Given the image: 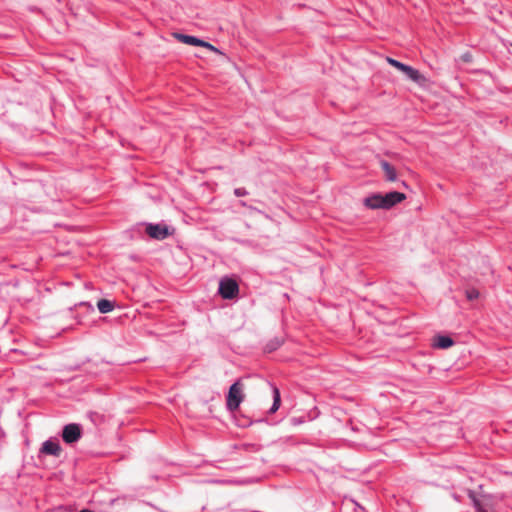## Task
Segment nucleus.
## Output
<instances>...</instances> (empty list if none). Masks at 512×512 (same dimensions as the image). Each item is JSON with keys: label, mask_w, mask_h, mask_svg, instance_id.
<instances>
[{"label": "nucleus", "mask_w": 512, "mask_h": 512, "mask_svg": "<svg viewBox=\"0 0 512 512\" xmlns=\"http://www.w3.org/2000/svg\"><path fill=\"white\" fill-rule=\"evenodd\" d=\"M405 199L404 193L393 191L385 195L373 194L364 199V205L370 209H390Z\"/></svg>", "instance_id": "1"}, {"label": "nucleus", "mask_w": 512, "mask_h": 512, "mask_svg": "<svg viewBox=\"0 0 512 512\" xmlns=\"http://www.w3.org/2000/svg\"><path fill=\"white\" fill-rule=\"evenodd\" d=\"M244 383L241 380L234 382L228 391L226 406L229 411H236L244 400Z\"/></svg>", "instance_id": "2"}, {"label": "nucleus", "mask_w": 512, "mask_h": 512, "mask_svg": "<svg viewBox=\"0 0 512 512\" xmlns=\"http://www.w3.org/2000/svg\"><path fill=\"white\" fill-rule=\"evenodd\" d=\"M469 498L472 500L477 512H490L494 504L493 497L482 489L480 491H469Z\"/></svg>", "instance_id": "3"}, {"label": "nucleus", "mask_w": 512, "mask_h": 512, "mask_svg": "<svg viewBox=\"0 0 512 512\" xmlns=\"http://www.w3.org/2000/svg\"><path fill=\"white\" fill-rule=\"evenodd\" d=\"M174 36H175V38L177 40H179L180 42H182L184 44L204 47V48H206V49H208V50H210V51H212L214 53H217L224 60L228 59L227 56L223 52H221L217 47L213 46L209 42H206V41L201 40V39H199L197 37L190 36V35H185V34L176 33Z\"/></svg>", "instance_id": "4"}, {"label": "nucleus", "mask_w": 512, "mask_h": 512, "mask_svg": "<svg viewBox=\"0 0 512 512\" xmlns=\"http://www.w3.org/2000/svg\"><path fill=\"white\" fill-rule=\"evenodd\" d=\"M239 286L237 282L230 278H224L219 284V293L224 299H233L238 295Z\"/></svg>", "instance_id": "5"}, {"label": "nucleus", "mask_w": 512, "mask_h": 512, "mask_svg": "<svg viewBox=\"0 0 512 512\" xmlns=\"http://www.w3.org/2000/svg\"><path fill=\"white\" fill-rule=\"evenodd\" d=\"M146 233L156 240H164L171 234L168 226L163 224H148L146 226Z\"/></svg>", "instance_id": "6"}, {"label": "nucleus", "mask_w": 512, "mask_h": 512, "mask_svg": "<svg viewBox=\"0 0 512 512\" xmlns=\"http://www.w3.org/2000/svg\"><path fill=\"white\" fill-rule=\"evenodd\" d=\"M81 436V428L78 424H68L64 427L62 432L63 440L66 443H74Z\"/></svg>", "instance_id": "7"}, {"label": "nucleus", "mask_w": 512, "mask_h": 512, "mask_svg": "<svg viewBox=\"0 0 512 512\" xmlns=\"http://www.w3.org/2000/svg\"><path fill=\"white\" fill-rule=\"evenodd\" d=\"M404 73L415 83L419 85H425L427 83L426 77L421 74L418 70L414 69L411 66H407Z\"/></svg>", "instance_id": "8"}, {"label": "nucleus", "mask_w": 512, "mask_h": 512, "mask_svg": "<svg viewBox=\"0 0 512 512\" xmlns=\"http://www.w3.org/2000/svg\"><path fill=\"white\" fill-rule=\"evenodd\" d=\"M41 451L48 455L59 456L61 447L58 442L46 441L43 443Z\"/></svg>", "instance_id": "9"}, {"label": "nucleus", "mask_w": 512, "mask_h": 512, "mask_svg": "<svg viewBox=\"0 0 512 512\" xmlns=\"http://www.w3.org/2000/svg\"><path fill=\"white\" fill-rule=\"evenodd\" d=\"M453 344H454L453 339L448 336L439 335V336H436L433 340V346L435 348H439V349L450 348L451 346H453Z\"/></svg>", "instance_id": "10"}, {"label": "nucleus", "mask_w": 512, "mask_h": 512, "mask_svg": "<svg viewBox=\"0 0 512 512\" xmlns=\"http://www.w3.org/2000/svg\"><path fill=\"white\" fill-rule=\"evenodd\" d=\"M381 168L384 171L385 179L390 182H394L397 180V173L395 168L388 162L382 161Z\"/></svg>", "instance_id": "11"}, {"label": "nucleus", "mask_w": 512, "mask_h": 512, "mask_svg": "<svg viewBox=\"0 0 512 512\" xmlns=\"http://www.w3.org/2000/svg\"><path fill=\"white\" fill-rule=\"evenodd\" d=\"M284 343V339L282 337H274L271 339L265 346L266 352H272L278 349Z\"/></svg>", "instance_id": "12"}, {"label": "nucleus", "mask_w": 512, "mask_h": 512, "mask_svg": "<svg viewBox=\"0 0 512 512\" xmlns=\"http://www.w3.org/2000/svg\"><path fill=\"white\" fill-rule=\"evenodd\" d=\"M97 307L101 313L105 314V313H109L113 310L114 304L107 299H101L98 301Z\"/></svg>", "instance_id": "13"}, {"label": "nucleus", "mask_w": 512, "mask_h": 512, "mask_svg": "<svg viewBox=\"0 0 512 512\" xmlns=\"http://www.w3.org/2000/svg\"><path fill=\"white\" fill-rule=\"evenodd\" d=\"M280 402H281V399H280V392H279V389L277 387H273V405L270 409V412L271 413H274L278 410L279 406H280Z\"/></svg>", "instance_id": "14"}, {"label": "nucleus", "mask_w": 512, "mask_h": 512, "mask_svg": "<svg viewBox=\"0 0 512 512\" xmlns=\"http://www.w3.org/2000/svg\"><path fill=\"white\" fill-rule=\"evenodd\" d=\"M387 62L390 65H392L393 67H395L396 69L402 71L403 73H404L406 67L408 66V65H405V64H403V63H401V62H399V61H397V60H395L393 58H390V57L387 58Z\"/></svg>", "instance_id": "15"}, {"label": "nucleus", "mask_w": 512, "mask_h": 512, "mask_svg": "<svg viewBox=\"0 0 512 512\" xmlns=\"http://www.w3.org/2000/svg\"><path fill=\"white\" fill-rule=\"evenodd\" d=\"M466 296L469 300H474L479 297V291L476 289H469L466 291Z\"/></svg>", "instance_id": "16"}, {"label": "nucleus", "mask_w": 512, "mask_h": 512, "mask_svg": "<svg viewBox=\"0 0 512 512\" xmlns=\"http://www.w3.org/2000/svg\"><path fill=\"white\" fill-rule=\"evenodd\" d=\"M246 194H247V192H246V190H245V189H243V188H237V189H235V195H236V196H238V197H240V196H244V195H246Z\"/></svg>", "instance_id": "17"}, {"label": "nucleus", "mask_w": 512, "mask_h": 512, "mask_svg": "<svg viewBox=\"0 0 512 512\" xmlns=\"http://www.w3.org/2000/svg\"><path fill=\"white\" fill-rule=\"evenodd\" d=\"M463 60H464V61H469V60H470V56H468V55H464V56H463Z\"/></svg>", "instance_id": "18"}]
</instances>
